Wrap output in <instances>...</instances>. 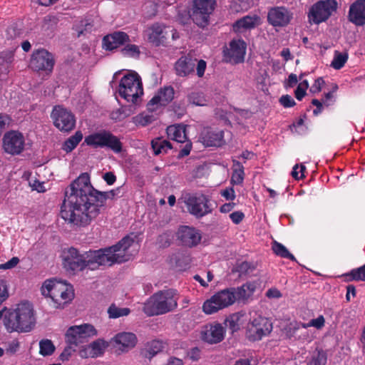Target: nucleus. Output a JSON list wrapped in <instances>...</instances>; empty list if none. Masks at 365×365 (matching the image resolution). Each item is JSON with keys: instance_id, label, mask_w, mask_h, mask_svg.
Masks as SVG:
<instances>
[{"instance_id": "38", "label": "nucleus", "mask_w": 365, "mask_h": 365, "mask_svg": "<svg viewBox=\"0 0 365 365\" xmlns=\"http://www.w3.org/2000/svg\"><path fill=\"white\" fill-rule=\"evenodd\" d=\"M349 55L346 52H339L335 51L334 58L331 63V66L334 69L339 70L343 68L348 61Z\"/></svg>"}, {"instance_id": "56", "label": "nucleus", "mask_w": 365, "mask_h": 365, "mask_svg": "<svg viewBox=\"0 0 365 365\" xmlns=\"http://www.w3.org/2000/svg\"><path fill=\"white\" fill-rule=\"evenodd\" d=\"M325 319L322 315L319 316L316 319H312L309 322V325H312L318 329H322L324 326Z\"/></svg>"}, {"instance_id": "21", "label": "nucleus", "mask_w": 365, "mask_h": 365, "mask_svg": "<svg viewBox=\"0 0 365 365\" xmlns=\"http://www.w3.org/2000/svg\"><path fill=\"white\" fill-rule=\"evenodd\" d=\"M347 19L356 26L365 25V0H355L350 4Z\"/></svg>"}, {"instance_id": "41", "label": "nucleus", "mask_w": 365, "mask_h": 365, "mask_svg": "<svg viewBox=\"0 0 365 365\" xmlns=\"http://www.w3.org/2000/svg\"><path fill=\"white\" fill-rule=\"evenodd\" d=\"M130 313L129 308H120L115 304H112L108 309L109 318L117 319L120 317L128 316Z\"/></svg>"}, {"instance_id": "2", "label": "nucleus", "mask_w": 365, "mask_h": 365, "mask_svg": "<svg viewBox=\"0 0 365 365\" xmlns=\"http://www.w3.org/2000/svg\"><path fill=\"white\" fill-rule=\"evenodd\" d=\"M134 244V239L125 236L117 244L97 250H89L80 253L70 247L62 253V264L68 272H79L86 267L95 269L101 265L111 266L130 260L131 254L129 248Z\"/></svg>"}, {"instance_id": "58", "label": "nucleus", "mask_w": 365, "mask_h": 365, "mask_svg": "<svg viewBox=\"0 0 365 365\" xmlns=\"http://www.w3.org/2000/svg\"><path fill=\"white\" fill-rule=\"evenodd\" d=\"M207 66V63L205 61L201 59L197 62V75L198 77H202L204 76L205 69Z\"/></svg>"}, {"instance_id": "7", "label": "nucleus", "mask_w": 365, "mask_h": 365, "mask_svg": "<svg viewBox=\"0 0 365 365\" xmlns=\"http://www.w3.org/2000/svg\"><path fill=\"white\" fill-rule=\"evenodd\" d=\"M215 6L216 0H194L189 16L198 27L205 29L210 24V16Z\"/></svg>"}, {"instance_id": "44", "label": "nucleus", "mask_w": 365, "mask_h": 365, "mask_svg": "<svg viewBox=\"0 0 365 365\" xmlns=\"http://www.w3.org/2000/svg\"><path fill=\"white\" fill-rule=\"evenodd\" d=\"M120 52L123 56L131 58H138L140 53L139 47L130 43H128L121 48Z\"/></svg>"}, {"instance_id": "27", "label": "nucleus", "mask_w": 365, "mask_h": 365, "mask_svg": "<svg viewBox=\"0 0 365 365\" xmlns=\"http://www.w3.org/2000/svg\"><path fill=\"white\" fill-rule=\"evenodd\" d=\"M259 17L257 16H245L237 21L233 25L235 32H242L243 30L254 29L257 25Z\"/></svg>"}, {"instance_id": "48", "label": "nucleus", "mask_w": 365, "mask_h": 365, "mask_svg": "<svg viewBox=\"0 0 365 365\" xmlns=\"http://www.w3.org/2000/svg\"><path fill=\"white\" fill-rule=\"evenodd\" d=\"M189 101L199 106H204L207 105V101L202 93H192L189 96Z\"/></svg>"}, {"instance_id": "30", "label": "nucleus", "mask_w": 365, "mask_h": 365, "mask_svg": "<svg viewBox=\"0 0 365 365\" xmlns=\"http://www.w3.org/2000/svg\"><path fill=\"white\" fill-rule=\"evenodd\" d=\"M168 137L178 143H185L187 140L185 128L180 125H170L166 129Z\"/></svg>"}, {"instance_id": "3", "label": "nucleus", "mask_w": 365, "mask_h": 365, "mask_svg": "<svg viewBox=\"0 0 365 365\" xmlns=\"http://www.w3.org/2000/svg\"><path fill=\"white\" fill-rule=\"evenodd\" d=\"M35 323L34 309L29 302L21 303L16 309H9L4 318V326L10 333L29 332L33 329Z\"/></svg>"}, {"instance_id": "23", "label": "nucleus", "mask_w": 365, "mask_h": 365, "mask_svg": "<svg viewBox=\"0 0 365 365\" xmlns=\"http://www.w3.org/2000/svg\"><path fill=\"white\" fill-rule=\"evenodd\" d=\"M129 36L123 31H114L103 38V48L106 51H113L130 42Z\"/></svg>"}, {"instance_id": "29", "label": "nucleus", "mask_w": 365, "mask_h": 365, "mask_svg": "<svg viewBox=\"0 0 365 365\" xmlns=\"http://www.w3.org/2000/svg\"><path fill=\"white\" fill-rule=\"evenodd\" d=\"M213 295L222 309L233 304L235 302L234 292L231 291L230 288L219 291Z\"/></svg>"}, {"instance_id": "46", "label": "nucleus", "mask_w": 365, "mask_h": 365, "mask_svg": "<svg viewBox=\"0 0 365 365\" xmlns=\"http://www.w3.org/2000/svg\"><path fill=\"white\" fill-rule=\"evenodd\" d=\"M173 239V232L171 231H166L158 236L157 243L160 247H168L170 245Z\"/></svg>"}, {"instance_id": "14", "label": "nucleus", "mask_w": 365, "mask_h": 365, "mask_svg": "<svg viewBox=\"0 0 365 365\" xmlns=\"http://www.w3.org/2000/svg\"><path fill=\"white\" fill-rule=\"evenodd\" d=\"M53 125L62 132H70L76 126L75 115L61 106H56L51 114Z\"/></svg>"}, {"instance_id": "35", "label": "nucleus", "mask_w": 365, "mask_h": 365, "mask_svg": "<svg viewBox=\"0 0 365 365\" xmlns=\"http://www.w3.org/2000/svg\"><path fill=\"white\" fill-rule=\"evenodd\" d=\"M272 249L274 253L282 258L290 259L291 261H296L295 257L289 252L285 246L282 244L274 241L272 243Z\"/></svg>"}, {"instance_id": "37", "label": "nucleus", "mask_w": 365, "mask_h": 365, "mask_svg": "<svg viewBox=\"0 0 365 365\" xmlns=\"http://www.w3.org/2000/svg\"><path fill=\"white\" fill-rule=\"evenodd\" d=\"M344 276L349 282H365V264L360 267L351 269L349 272L345 274Z\"/></svg>"}, {"instance_id": "22", "label": "nucleus", "mask_w": 365, "mask_h": 365, "mask_svg": "<svg viewBox=\"0 0 365 365\" xmlns=\"http://www.w3.org/2000/svg\"><path fill=\"white\" fill-rule=\"evenodd\" d=\"M200 138L203 145L207 147H220L225 143L223 130L211 128H204Z\"/></svg>"}, {"instance_id": "24", "label": "nucleus", "mask_w": 365, "mask_h": 365, "mask_svg": "<svg viewBox=\"0 0 365 365\" xmlns=\"http://www.w3.org/2000/svg\"><path fill=\"white\" fill-rule=\"evenodd\" d=\"M246 43L242 39L232 40L230 43V48L225 55L230 62L239 63L244 61L246 52Z\"/></svg>"}, {"instance_id": "63", "label": "nucleus", "mask_w": 365, "mask_h": 365, "mask_svg": "<svg viewBox=\"0 0 365 365\" xmlns=\"http://www.w3.org/2000/svg\"><path fill=\"white\" fill-rule=\"evenodd\" d=\"M266 296L269 298L279 299L282 297V294L277 288H271L267 291Z\"/></svg>"}, {"instance_id": "40", "label": "nucleus", "mask_w": 365, "mask_h": 365, "mask_svg": "<svg viewBox=\"0 0 365 365\" xmlns=\"http://www.w3.org/2000/svg\"><path fill=\"white\" fill-rule=\"evenodd\" d=\"M241 317L240 313H235L226 319L225 325L232 333L240 329Z\"/></svg>"}, {"instance_id": "16", "label": "nucleus", "mask_w": 365, "mask_h": 365, "mask_svg": "<svg viewBox=\"0 0 365 365\" xmlns=\"http://www.w3.org/2000/svg\"><path fill=\"white\" fill-rule=\"evenodd\" d=\"M293 18L292 12L285 6H274L267 13L268 23L274 26H287Z\"/></svg>"}, {"instance_id": "51", "label": "nucleus", "mask_w": 365, "mask_h": 365, "mask_svg": "<svg viewBox=\"0 0 365 365\" xmlns=\"http://www.w3.org/2000/svg\"><path fill=\"white\" fill-rule=\"evenodd\" d=\"M245 171L233 170L231 177V182L235 185H240L244 180Z\"/></svg>"}, {"instance_id": "1", "label": "nucleus", "mask_w": 365, "mask_h": 365, "mask_svg": "<svg viewBox=\"0 0 365 365\" xmlns=\"http://www.w3.org/2000/svg\"><path fill=\"white\" fill-rule=\"evenodd\" d=\"M115 196V190L101 192L96 190L87 173H81L65 190L61 207V217L69 223L85 226L100 213L108 198Z\"/></svg>"}, {"instance_id": "20", "label": "nucleus", "mask_w": 365, "mask_h": 365, "mask_svg": "<svg viewBox=\"0 0 365 365\" xmlns=\"http://www.w3.org/2000/svg\"><path fill=\"white\" fill-rule=\"evenodd\" d=\"M178 238L182 245L187 247H196L202 240L200 230L189 226H182L178 232Z\"/></svg>"}, {"instance_id": "28", "label": "nucleus", "mask_w": 365, "mask_h": 365, "mask_svg": "<svg viewBox=\"0 0 365 365\" xmlns=\"http://www.w3.org/2000/svg\"><path fill=\"white\" fill-rule=\"evenodd\" d=\"M234 292L235 301L245 302L254 293L255 285L252 283L247 282L237 288H230Z\"/></svg>"}, {"instance_id": "54", "label": "nucleus", "mask_w": 365, "mask_h": 365, "mask_svg": "<svg viewBox=\"0 0 365 365\" xmlns=\"http://www.w3.org/2000/svg\"><path fill=\"white\" fill-rule=\"evenodd\" d=\"M220 194L227 200H233L236 197L235 190L232 187H227L225 190H222Z\"/></svg>"}, {"instance_id": "4", "label": "nucleus", "mask_w": 365, "mask_h": 365, "mask_svg": "<svg viewBox=\"0 0 365 365\" xmlns=\"http://www.w3.org/2000/svg\"><path fill=\"white\" fill-rule=\"evenodd\" d=\"M178 296L174 289L161 290L150 297L143 311L148 317L158 316L173 312L178 307Z\"/></svg>"}, {"instance_id": "60", "label": "nucleus", "mask_w": 365, "mask_h": 365, "mask_svg": "<svg viewBox=\"0 0 365 365\" xmlns=\"http://www.w3.org/2000/svg\"><path fill=\"white\" fill-rule=\"evenodd\" d=\"M192 149V143L190 142H187L183 148H182L178 153V158H181L185 156H187L191 151Z\"/></svg>"}, {"instance_id": "34", "label": "nucleus", "mask_w": 365, "mask_h": 365, "mask_svg": "<svg viewBox=\"0 0 365 365\" xmlns=\"http://www.w3.org/2000/svg\"><path fill=\"white\" fill-rule=\"evenodd\" d=\"M82 139L83 134L81 131L78 130L74 135H71L64 141L61 148L66 153H70L76 148Z\"/></svg>"}, {"instance_id": "32", "label": "nucleus", "mask_w": 365, "mask_h": 365, "mask_svg": "<svg viewBox=\"0 0 365 365\" xmlns=\"http://www.w3.org/2000/svg\"><path fill=\"white\" fill-rule=\"evenodd\" d=\"M93 25L88 19H78L74 21L72 29L76 32L77 36H86L92 31Z\"/></svg>"}, {"instance_id": "8", "label": "nucleus", "mask_w": 365, "mask_h": 365, "mask_svg": "<svg viewBox=\"0 0 365 365\" xmlns=\"http://www.w3.org/2000/svg\"><path fill=\"white\" fill-rule=\"evenodd\" d=\"M120 96L128 102L135 103L138 98L143 94L141 79L138 73H130L123 76L118 86Z\"/></svg>"}, {"instance_id": "43", "label": "nucleus", "mask_w": 365, "mask_h": 365, "mask_svg": "<svg viewBox=\"0 0 365 365\" xmlns=\"http://www.w3.org/2000/svg\"><path fill=\"white\" fill-rule=\"evenodd\" d=\"M327 361V355L323 350L317 351L314 353L312 359L307 363V365H326Z\"/></svg>"}, {"instance_id": "47", "label": "nucleus", "mask_w": 365, "mask_h": 365, "mask_svg": "<svg viewBox=\"0 0 365 365\" xmlns=\"http://www.w3.org/2000/svg\"><path fill=\"white\" fill-rule=\"evenodd\" d=\"M59 22V18L56 15L48 14L43 19V27L46 29H53Z\"/></svg>"}, {"instance_id": "57", "label": "nucleus", "mask_w": 365, "mask_h": 365, "mask_svg": "<svg viewBox=\"0 0 365 365\" xmlns=\"http://www.w3.org/2000/svg\"><path fill=\"white\" fill-rule=\"evenodd\" d=\"M11 118L6 114L0 113V136L2 135L6 126L9 124Z\"/></svg>"}, {"instance_id": "31", "label": "nucleus", "mask_w": 365, "mask_h": 365, "mask_svg": "<svg viewBox=\"0 0 365 365\" xmlns=\"http://www.w3.org/2000/svg\"><path fill=\"white\" fill-rule=\"evenodd\" d=\"M299 326L297 322H290L284 329L286 336L289 339L294 338L299 340H307L309 336L307 331L301 334H298V331H299Z\"/></svg>"}, {"instance_id": "17", "label": "nucleus", "mask_w": 365, "mask_h": 365, "mask_svg": "<svg viewBox=\"0 0 365 365\" xmlns=\"http://www.w3.org/2000/svg\"><path fill=\"white\" fill-rule=\"evenodd\" d=\"M170 38L169 26L155 23L148 29V40L155 46H167Z\"/></svg>"}, {"instance_id": "42", "label": "nucleus", "mask_w": 365, "mask_h": 365, "mask_svg": "<svg viewBox=\"0 0 365 365\" xmlns=\"http://www.w3.org/2000/svg\"><path fill=\"white\" fill-rule=\"evenodd\" d=\"M55 351V346L49 339H42L39 342V354L43 356L51 355Z\"/></svg>"}, {"instance_id": "18", "label": "nucleus", "mask_w": 365, "mask_h": 365, "mask_svg": "<svg viewBox=\"0 0 365 365\" xmlns=\"http://www.w3.org/2000/svg\"><path fill=\"white\" fill-rule=\"evenodd\" d=\"M225 328L217 322L205 325L201 331V339L209 344H217L224 339Z\"/></svg>"}, {"instance_id": "5", "label": "nucleus", "mask_w": 365, "mask_h": 365, "mask_svg": "<svg viewBox=\"0 0 365 365\" xmlns=\"http://www.w3.org/2000/svg\"><path fill=\"white\" fill-rule=\"evenodd\" d=\"M41 293L46 297H50L55 308H63L74 297L73 287L67 284L55 279H46L42 287Z\"/></svg>"}, {"instance_id": "33", "label": "nucleus", "mask_w": 365, "mask_h": 365, "mask_svg": "<svg viewBox=\"0 0 365 365\" xmlns=\"http://www.w3.org/2000/svg\"><path fill=\"white\" fill-rule=\"evenodd\" d=\"M151 146L155 155L167 153L169 150L172 149L170 142L163 138L153 139L151 142Z\"/></svg>"}, {"instance_id": "64", "label": "nucleus", "mask_w": 365, "mask_h": 365, "mask_svg": "<svg viewBox=\"0 0 365 365\" xmlns=\"http://www.w3.org/2000/svg\"><path fill=\"white\" fill-rule=\"evenodd\" d=\"M295 97L298 101H302L306 95V90L302 88V86H298L294 91Z\"/></svg>"}, {"instance_id": "6", "label": "nucleus", "mask_w": 365, "mask_h": 365, "mask_svg": "<svg viewBox=\"0 0 365 365\" xmlns=\"http://www.w3.org/2000/svg\"><path fill=\"white\" fill-rule=\"evenodd\" d=\"M84 143L94 148H106L115 154L123 150L120 138L108 130H101L86 136Z\"/></svg>"}, {"instance_id": "36", "label": "nucleus", "mask_w": 365, "mask_h": 365, "mask_svg": "<svg viewBox=\"0 0 365 365\" xmlns=\"http://www.w3.org/2000/svg\"><path fill=\"white\" fill-rule=\"evenodd\" d=\"M216 298L212 295L210 299L205 300L202 304V311L206 314H212L222 309L217 302Z\"/></svg>"}, {"instance_id": "49", "label": "nucleus", "mask_w": 365, "mask_h": 365, "mask_svg": "<svg viewBox=\"0 0 365 365\" xmlns=\"http://www.w3.org/2000/svg\"><path fill=\"white\" fill-rule=\"evenodd\" d=\"M9 297V291L6 282L0 280V305L5 302Z\"/></svg>"}, {"instance_id": "45", "label": "nucleus", "mask_w": 365, "mask_h": 365, "mask_svg": "<svg viewBox=\"0 0 365 365\" xmlns=\"http://www.w3.org/2000/svg\"><path fill=\"white\" fill-rule=\"evenodd\" d=\"M255 266L248 262H242L237 264L235 272L239 273L240 277L248 275L255 270Z\"/></svg>"}, {"instance_id": "10", "label": "nucleus", "mask_w": 365, "mask_h": 365, "mask_svg": "<svg viewBox=\"0 0 365 365\" xmlns=\"http://www.w3.org/2000/svg\"><path fill=\"white\" fill-rule=\"evenodd\" d=\"M272 328V323L268 318L255 314L247 325L246 337L250 341H259L269 335Z\"/></svg>"}, {"instance_id": "52", "label": "nucleus", "mask_w": 365, "mask_h": 365, "mask_svg": "<svg viewBox=\"0 0 365 365\" xmlns=\"http://www.w3.org/2000/svg\"><path fill=\"white\" fill-rule=\"evenodd\" d=\"M279 103L284 108H292L296 104L293 98L288 94L282 96L279 98Z\"/></svg>"}, {"instance_id": "25", "label": "nucleus", "mask_w": 365, "mask_h": 365, "mask_svg": "<svg viewBox=\"0 0 365 365\" xmlns=\"http://www.w3.org/2000/svg\"><path fill=\"white\" fill-rule=\"evenodd\" d=\"M115 346L121 351H128L133 349L137 344L138 339L135 334L132 332H120L113 339Z\"/></svg>"}, {"instance_id": "61", "label": "nucleus", "mask_w": 365, "mask_h": 365, "mask_svg": "<svg viewBox=\"0 0 365 365\" xmlns=\"http://www.w3.org/2000/svg\"><path fill=\"white\" fill-rule=\"evenodd\" d=\"M103 180L108 185H112L116 181V176L112 172H107L103 176Z\"/></svg>"}, {"instance_id": "11", "label": "nucleus", "mask_w": 365, "mask_h": 365, "mask_svg": "<svg viewBox=\"0 0 365 365\" xmlns=\"http://www.w3.org/2000/svg\"><path fill=\"white\" fill-rule=\"evenodd\" d=\"M188 212L197 218H201L212 212L209 197L203 194L187 193L184 197Z\"/></svg>"}, {"instance_id": "53", "label": "nucleus", "mask_w": 365, "mask_h": 365, "mask_svg": "<svg viewBox=\"0 0 365 365\" xmlns=\"http://www.w3.org/2000/svg\"><path fill=\"white\" fill-rule=\"evenodd\" d=\"M324 81L323 78L319 77L317 78L314 81V83L312 84V86L310 88V92L312 93H318L322 91V86L324 84Z\"/></svg>"}, {"instance_id": "9", "label": "nucleus", "mask_w": 365, "mask_h": 365, "mask_svg": "<svg viewBox=\"0 0 365 365\" xmlns=\"http://www.w3.org/2000/svg\"><path fill=\"white\" fill-rule=\"evenodd\" d=\"M337 8L336 0H319L309 8L308 21L310 24L316 25L325 22L336 11Z\"/></svg>"}, {"instance_id": "55", "label": "nucleus", "mask_w": 365, "mask_h": 365, "mask_svg": "<svg viewBox=\"0 0 365 365\" xmlns=\"http://www.w3.org/2000/svg\"><path fill=\"white\" fill-rule=\"evenodd\" d=\"M230 218L234 224L238 225L245 218V214L241 211H235L230 215Z\"/></svg>"}, {"instance_id": "62", "label": "nucleus", "mask_w": 365, "mask_h": 365, "mask_svg": "<svg viewBox=\"0 0 365 365\" xmlns=\"http://www.w3.org/2000/svg\"><path fill=\"white\" fill-rule=\"evenodd\" d=\"M312 104L313 106H316V108L313 110V114L314 115L317 116L322 112L323 105H322V103L319 100L316 99V98L313 99L312 101Z\"/></svg>"}, {"instance_id": "59", "label": "nucleus", "mask_w": 365, "mask_h": 365, "mask_svg": "<svg viewBox=\"0 0 365 365\" xmlns=\"http://www.w3.org/2000/svg\"><path fill=\"white\" fill-rule=\"evenodd\" d=\"M19 262V259L17 257H14L8 262L1 264L2 269H11L17 265Z\"/></svg>"}, {"instance_id": "26", "label": "nucleus", "mask_w": 365, "mask_h": 365, "mask_svg": "<svg viewBox=\"0 0 365 365\" xmlns=\"http://www.w3.org/2000/svg\"><path fill=\"white\" fill-rule=\"evenodd\" d=\"M196 59L189 56H181L175 63V73L178 76L185 77L194 72Z\"/></svg>"}, {"instance_id": "13", "label": "nucleus", "mask_w": 365, "mask_h": 365, "mask_svg": "<svg viewBox=\"0 0 365 365\" xmlns=\"http://www.w3.org/2000/svg\"><path fill=\"white\" fill-rule=\"evenodd\" d=\"M25 137L19 130H9L4 133L2 138V149L11 155H19L25 149Z\"/></svg>"}, {"instance_id": "39", "label": "nucleus", "mask_w": 365, "mask_h": 365, "mask_svg": "<svg viewBox=\"0 0 365 365\" xmlns=\"http://www.w3.org/2000/svg\"><path fill=\"white\" fill-rule=\"evenodd\" d=\"M164 348L163 343L160 340H153L148 343L146 347V357L151 359Z\"/></svg>"}, {"instance_id": "19", "label": "nucleus", "mask_w": 365, "mask_h": 365, "mask_svg": "<svg viewBox=\"0 0 365 365\" xmlns=\"http://www.w3.org/2000/svg\"><path fill=\"white\" fill-rule=\"evenodd\" d=\"M175 91L172 86H164L147 103V109L155 111L159 106H165L174 98Z\"/></svg>"}, {"instance_id": "15", "label": "nucleus", "mask_w": 365, "mask_h": 365, "mask_svg": "<svg viewBox=\"0 0 365 365\" xmlns=\"http://www.w3.org/2000/svg\"><path fill=\"white\" fill-rule=\"evenodd\" d=\"M55 64L52 53L42 48L35 51L31 58L30 67L35 71L51 73Z\"/></svg>"}, {"instance_id": "12", "label": "nucleus", "mask_w": 365, "mask_h": 365, "mask_svg": "<svg viewBox=\"0 0 365 365\" xmlns=\"http://www.w3.org/2000/svg\"><path fill=\"white\" fill-rule=\"evenodd\" d=\"M97 330L90 324H83L79 326H72L66 333V341L68 344L77 346L88 341L91 337L97 335Z\"/></svg>"}, {"instance_id": "50", "label": "nucleus", "mask_w": 365, "mask_h": 365, "mask_svg": "<svg viewBox=\"0 0 365 365\" xmlns=\"http://www.w3.org/2000/svg\"><path fill=\"white\" fill-rule=\"evenodd\" d=\"M76 346L68 344L59 356V359L64 361H68L73 352L76 351Z\"/></svg>"}]
</instances>
